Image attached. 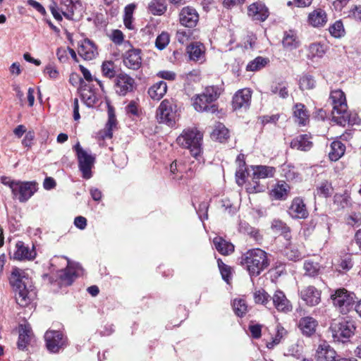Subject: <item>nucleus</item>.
Here are the masks:
<instances>
[{
	"label": "nucleus",
	"mask_w": 361,
	"mask_h": 361,
	"mask_svg": "<svg viewBox=\"0 0 361 361\" xmlns=\"http://www.w3.org/2000/svg\"><path fill=\"white\" fill-rule=\"evenodd\" d=\"M329 100L333 106L332 119L341 126L359 124L360 119L356 113L348 111V106L344 92L341 90L331 92Z\"/></svg>",
	"instance_id": "obj_1"
},
{
	"label": "nucleus",
	"mask_w": 361,
	"mask_h": 361,
	"mask_svg": "<svg viewBox=\"0 0 361 361\" xmlns=\"http://www.w3.org/2000/svg\"><path fill=\"white\" fill-rule=\"evenodd\" d=\"M240 264L251 277L259 276L269 265L267 253L259 249H251L240 258Z\"/></svg>",
	"instance_id": "obj_2"
},
{
	"label": "nucleus",
	"mask_w": 361,
	"mask_h": 361,
	"mask_svg": "<svg viewBox=\"0 0 361 361\" xmlns=\"http://www.w3.org/2000/svg\"><path fill=\"white\" fill-rule=\"evenodd\" d=\"M29 279L25 271L13 268L9 277V282L15 291L16 302L21 307L27 306L31 300V294L27 288Z\"/></svg>",
	"instance_id": "obj_3"
},
{
	"label": "nucleus",
	"mask_w": 361,
	"mask_h": 361,
	"mask_svg": "<svg viewBox=\"0 0 361 361\" xmlns=\"http://www.w3.org/2000/svg\"><path fill=\"white\" fill-rule=\"evenodd\" d=\"M0 181L11 189L13 198H17L20 202H27L37 190V184L35 181L16 180L5 176L0 178Z\"/></svg>",
	"instance_id": "obj_4"
},
{
	"label": "nucleus",
	"mask_w": 361,
	"mask_h": 361,
	"mask_svg": "<svg viewBox=\"0 0 361 361\" xmlns=\"http://www.w3.org/2000/svg\"><path fill=\"white\" fill-rule=\"evenodd\" d=\"M202 133L197 128L184 130L177 138V142L183 147L190 150L194 157H197L202 153Z\"/></svg>",
	"instance_id": "obj_5"
},
{
	"label": "nucleus",
	"mask_w": 361,
	"mask_h": 361,
	"mask_svg": "<svg viewBox=\"0 0 361 361\" xmlns=\"http://www.w3.org/2000/svg\"><path fill=\"white\" fill-rule=\"evenodd\" d=\"M355 322L351 319H343L341 321H333L329 331L335 342L345 343L355 334Z\"/></svg>",
	"instance_id": "obj_6"
},
{
	"label": "nucleus",
	"mask_w": 361,
	"mask_h": 361,
	"mask_svg": "<svg viewBox=\"0 0 361 361\" xmlns=\"http://www.w3.org/2000/svg\"><path fill=\"white\" fill-rule=\"evenodd\" d=\"M330 298L334 306L342 314H346L352 310L355 303V294L344 288L335 290Z\"/></svg>",
	"instance_id": "obj_7"
},
{
	"label": "nucleus",
	"mask_w": 361,
	"mask_h": 361,
	"mask_svg": "<svg viewBox=\"0 0 361 361\" xmlns=\"http://www.w3.org/2000/svg\"><path fill=\"white\" fill-rule=\"evenodd\" d=\"M177 116V105L173 99H164L159 104L156 117L159 123H165L169 126L175 124Z\"/></svg>",
	"instance_id": "obj_8"
},
{
	"label": "nucleus",
	"mask_w": 361,
	"mask_h": 361,
	"mask_svg": "<svg viewBox=\"0 0 361 361\" xmlns=\"http://www.w3.org/2000/svg\"><path fill=\"white\" fill-rule=\"evenodd\" d=\"M78 160V167L82 172V178L90 179L92 176V168L95 161V157L83 149L80 143L78 142L74 146Z\"/></svg>",
	"instance_id": "obj_9"
},
{
	"label": "nucleus",
	"mask_w": 361,
	"mask_h": 361,
	"mask_svg": "<svg viewBox=\"0 0 361 361\" xmlns=\"http://www.w3.org/2000/svg\"><path fill=\"white\" fill-rule=\"evenodd\" d=\"M44 339L47 350L52 353H59L67 345V338L59 331L48 330Z\"/></svg>",
	"instance_id": "obj_10"
},
{
	"label": "nucleus",
	"mask_w": 361,
	"mask_h": 361,
	"mask_svg": "<svg viewBox=\"0 0 361 361\" xmlns=\"http://www.w3.org/2000/svg\"><path fill=\"white\" fill-rule=\"evenodd\" d=\"M82 274V268L79 264L68 262L66 268L60 271L59 278L63 285L70 286Z\"/></svg>",
	"instance_id": "obj_11"
},
{
	"label": "nucleus",
	"mask_w": 361,
	"mask_h": 361,
	"mask_svg": "<svg viewBox=\"0 0 361 361\" xmlns=\"http://www.w3.org/2000/svg\"><path fill=\"white\" fill-rule=\"evenodd\" d=\"M247 16L253 21L264 22L268 18L269 11L264 3L257 1L247 7Z\"/></svg>",
	"instance_id": "obj_12"
},
{
	"label": "nucleus",
	"mask_w": 361,
	"mask_h": 361,
	"mask_svg": "<svg viewBox=\"0 0 361 361\" xmlns=\"http://www.w3.org/2000/svg\"><path fill=\"white\" fill-rule=\"evenodd\" d=\"M288 213L291 218L295 219H305L309 216L306 204L300 197H296L292 200Z\"/></svg>",
	"instance_id": "obj_13"
},
{
	"label": "nucleus",
	"mask_w": 361,
	"mask_h": 361,
	"mask_svg": "<svg viewBox=\"0 0 361 361\" xmlns=\"http://www.w3.org/2000/svg\"><path fill=\"white\" fill-rule=\"evenodd\" d=\"M180 23L186 27H195L199 21V14L195 8L191 6L183 7L179 13Z\"/></svg>",
	"instance_id": "obj_14"
},
{
	"label": "nucleus",
	"mask_w": 361,
	"mask_h": 361,
	"mask_svg": "<svg viewBox=\"0 0 361 361\" xmlns=\"http://www.w3.org/2000/svg\"><path fill=\"white\" fill-rule=\"evenodd\" d=\"M271 303L279 312H289L293 310V305L289 300L287 299L285 293L277 290L274 292L272 297H271Z\"/></svg>",
	"instance_id": "obj_15"
},
{
	"label": "nucleus",
	"mask_w": 361,
	"mask_h": 361,
	"mask_svg": "<svg viewBox=\"0 0 361 361\" xmlns=\"http://www.w3.org/2000/svg\"><path fill=\"white\" fill-rule=\"evenodd\" d=\"M300 298L309 306L318 305L321 301V292L313 286L303 288L300 291Z\"/></svg>",
	"instance_id": "obj_16"
},
{
	"label": "nucleus",
	"mask_w": 361,
	"mask_h": 361,
	"mask_svg": "<svg viewBox=\"0 0 361 361\" xmlns=\"http://www.w3.org/2000/svg\"><path fill=\"white\" fill-rule=\"evenodd\" d=\"M253 177L252 181L254 183V191L259 192L260 189H259L258 180L260 178H267L274 177L276 169L274 167L269 166H255L253 167Z\"/></svg>",
	"instance_id": "obj_17"
},
{
	"label": "nucleus",
	"mask_w": 361,
	"mask_h": 361,
	"mask_svg": "<svg viewBox=\"0 0 361 361\" xmlns=\"http://www.w3.org/2000/svg\"><path fill=\"white\" fill-rule=\"evenodd\" d=\"M134 79L127 74H119L116 77V91L119 95L124 96L132 92L134 87Z\"/></svg>",
	"instance_id": "obj_18"
},
{
	"label": "nucleus",
	"mask_w": 361,
	"mask_h": 361,
	"mask_svg": "<svg viewBox=\"0 0 361 361\" xmlns=\"http://www.w3.org/2000/svg\"><path fill=\"white\" fill-rule=\"evenodd\" d=\"M251 92L248 89L238 90L233 96L232 104L235 110L247 109L250 104Z\"/></svg>",
	"instance_id": "obj_19"
},
{
	"label": "nucleus",
	"mask_w": 361,
	"mask_h": 361,
	"mask_svg": "<svg viewBox=\"0 0 361 361\" xmlns=\"http://www.w3.org/2000/svg\"><path fill=\"white\" fill-rule=\"evenodd\" d=\"M141 51L137 49H133L126 52L123 63L124 65L133 70H137L142 64Z\"/></svg>",
	"instance_id": "obj_20"
},
{
	"label": "nucleus",
	"mask_w": 361,
	"mask_h": 361,
	"mask_svg": "<svg viewBox=\"0 0 361 361\" xmlns=\"http://www.w3.org/2000/svg\"><path fill=\"white\" fill-rule=\"evenodd\" d=\"M78 54L85 60L94 59L98 54L94 44L89 39H84L78 47Z\"/></svg>",
	"instance_id": "obj_21"
},
{
	"label": "nucleus",
	"mask_w": 361,
	"mask_h": 361,
	"mask_svg": "<svg viewBox=\"0 0 361 361\" xmlns=\"http://www.w3.org/2000/svg\"><path fill=\"white\" fill-rule=\"evenodd\" d=\"M16 251L13 254V259L19 261L28 259L32 260L35 257V251L30 250L23 241H18L16 244Z\"/></svg>",
	"instance_id": "obj_22"
},
{
	"label": "nucleus",
	"mask_w": 361,
	"mask_h": 361,
	"mask_svg": "<svg viewBox=\"0 0 361 361\" xmlns=\"http://www.w3.org/2000/svg\"><path fill=\"white\" fill-rule=\"evenodd\" d=\"M81 7L82 4L80 0L61 1V12L63 16L68 20H72L75 11L80 9Z\"/></svg>",
	"instance_id": "obj_23"
},
{
	"label": "nucleus",
	"mask_w": 361,
	"mask_h": 361,
	"mask_svg": "<svg viewBox=\"0 0 361 361\" xmlns=\"http://www.w3.org/2000/svg\"><path fill=\"white\" fill-rule=\"evenodd\" d=\"M207 98L202 97V94H197L192 99V106L195 109L200 112L214 113L217 111V106L210 102H206Z\"/></svg>",
	"instance_id": "obj_24"
},
{
	"label": "nucleus",
	"mask_w": 361,
	"mask_h": 361,
	"mask_svg": "<svg viewBox=\"0 0 361 361\" xmlns=\"http://www.w3.org/2000/svg\"><path fill=\"white\" fill-rule=\"evenodd\" d=\"M307 21L314 27H322L327 23V15L323 9L317 8L309 13Z\"/></svg>",
	"instance_id": "obj_25"
},
{
	"label": "nucleus",
	"mask_w": 361,
	"mask_h": 361,
	"mask_svg": "<svg viewBox=\"0 0 361 361\" xmlns=\"http://www.w3.org/2000/svg\"><path fill=\"white\" fill-rule=\"evenodd\" d=\"M317 325L318 322L315 319L305 317L300 319L298 327L303 335L310 337L315 333Z\"/></svg>",
	"instance_id": "obj_26"
},
{
	"label": "nucleus",
	"mask_w": 361,
	"mask_h": 361,
	"mask_svg": "<svg viewBox=\"0 0 361 361\" xmlns=\"http://www.w3.org/2000/svg\"><path fill=\"white\" fill-rule=\"evenodd\" d=\"M310 138V136L307 134L300 135L291 141L290 147L298 150L308 151L312 147Z\"/></svg>",
	"instance_id": "obj_27"
},
{
	"label": "nucleus",
	"mask_w": 361,
	"mask_h": 361,
	"mask_svg": "<svg viewBox=\"0 0 361 361\" xmlns=\"http://www.w3.org/2000/svg\"><path fill=\"white\" fill-rule=\"evenodd\" d=\"M32 338L30 328L26 325H20L19 329V336L17 343L18 348L20 350H27V347Z\"/></svg>",
	"instance_id": "obj_28"
},
{
	"label": "nucleus",
	"mask_w": 361,
	"mask_h": 361,
	"mask_svg": "<svg viewBox=\"0 0 361 361\" xmlns=\"http://www.w3.org/2000/svg\"><path fill=\"white\" fill-rule=\"evenodd\" d=\"M293 116L295 122L300 126H305L309 121L310 114L305 106L302 103H297L294 105Z\"/></svg>",
	"instance_id": "obj_29"
},
{
	"label": "nucleus",
	"mask_w": 361,
	"mask_h": 361,
	"mask_svg": "<svg viewBox=\"0 0 361 361\" xmlns=\"http://www.w3.org/2000/svg\"><path fill=\"white\" fill-rule=\"evenodd\" d=\"M82 100L88 107H92L98 102V97L96 93L87 85L80 89Z\"/></svg>",
	"instance_id": "obj_30"
},
{
	"label": "nucleus",
	"mask_w": 361,
	"mask_h": 361,
	"mask_svg": "<svg viewBox=\"0 0 361 361\" xmlns=\"http://www.w3.org/2000/svg\"><path fill=\"white\" fill-rule=\"evenodd\" d=\"M213 243L216 250L221 255H228L234 251L233 245L220 236L215 237Z\"/></svg>",
	"instance_id": "obj_31"
},
{
	"label": "nucleus",
	"mask_w": 361,
	"mask_h": 361,
	"mask_svg": "<svg viewBox=\"0 0 361 361\" xmlns=\"http://www.w3.org/2000/svg\"><path fill=\"white\" fill-rule=\"evenodd\" d=\"M167 85L164 81H159L149 87L148 94L154 100L161 99L166 93Z\"/></svg>",
	"instance_id": "obj_32"
},
{
	"label": "nucleus",
	"mask_w": 361,
	"mask_h": 361,
	"mask_svg": "<svg viewBox=\"0 0 361 361\" xmlns=\"http://www.w3.org/2000/svg\"><path fill=\"white\" fill-rule=\"evenodd\" d=\"M284 48L288 50H293L299 47V40L296 33L293 30H289L284 33L282 40Z\"/></svg>",
	"instance_id": "obj_33"
},
{
	"label": "nucleus",
	"mask_w": 361,
	"mask_h": 361,
	"mask_svg": "<svg viewBox=\"0 0 361 361\" xmlns=\"http://www.w3.org/2000/svg\"><path fill=\"white\" fill-rule=\"evenodd\" d=\"M290 190V187L286 182L278 183L271 191V195L276 200H286L288 197V194Z\"/></svg>",
	"instance_id": "obj_34"
},
{
	"label": "nucleus",
	"mask_w": 361,
	"mask_h": 361,
	"mask_svg": "<svg viewBox=\"0 0 361 361\" xmlns=\"http://www.w3.org/2000/svg\"><path fill=\"white\" fill-rule=\"evenodd\" d=\"M345 146L341 141H334L331 144V151L329 152L331 161L338 160L345 153Z\"/></svg>",
	"instance_id": "obj_35"
},
{
	"label": "nucleus",
	"mask_w": 361,
	"mask_h": 361,
	"mask_svg": "<svg viewBox=\"0 0 361 361\" xmlns=\"http://www.w3.org/2000/svg\"><path fill=\"white\" fill-rule=\"evenodd\" d=\"M270 91L271 94L278 95L285 99L289 96L288 84L286 82H276L271 85Z\"/></svg>",
	"instance_id": "obj_36"
},
{
	"label": "nucleus",
	"mask_w": 361,
	"mask_h": 361,
	"mask_svg": "<svg viewBox=\"0 0 361 361\" xmlns=\"http://www.w3.org/2000/svg\"><path fill=\"white\" fill-rule=\"evenodd\" d=\"M204 45L201 43H192L188 47V52L190 56V59L192 61L200 60L204 55Z\"/></svg>",
	"instance_id": "obj_37"
},
{
	"label": "nucleus",
	"mask_w": 361,
	"mask_h": 361,
	"mask_svg": "<svg viewBox=\"0 0 361 361\" xmlns=\"http://www.w3.org/2000/svg\"><path fill=\"white\" fill-rule=\"evenodd\" d=\"M212 138L223 142L229 137L228 130L222 123H218L211 134Z\"/></svg>",
	"instance_id": "obj_38"
},
{
	"label": "nucleus",
	"mask_w": 361,
	"mask_h": 361,
	"mask_svg": "<svg viewBox=\"0 0 361 361\" xmlns=\"http://www.w3.org/2000/svg\"><path fill=\"white\" fill-rule=\"evenodd\" d=\"M136 8L135 4H130L125 7L124 16H123V23L126 28L128 30H134L135 27L133 23V13Z\"/></svg>",
	"instance_id": "obj_39"
},
{
	"label": "nucleus",
	"mask_w": 361,
	"mask_h": 361,
	"mask_svg": "<svg viewBox=\"0 0 361 361\" xmlns=\"http://www.w3.org/2000/svg\"><path fill=\"white\" fill-rule=\"evenodd\" d=\"M221 90L218 86H208L205 87L202 93V97L206 99V102H210L212 104L216 101L220 96Z\"/></svg>",
	"instance_id": "obj_40"
},
{
	"label": "nucleus",
	"mask_w": 361,
	"mask_h": 361,
	"mask_svg": "<svg viewBox=\"0 0 361 361\" xmlns=\"http://www.w3.org/2000/svg\"><path fill=\"white\" fill-rule=\"evenodd\" d=\"M269 60L262 56H257L254 60L250 61L247 65L246 69L248 71H257L264 68Z\"/></svg>",
	"instance_id": "obj_41"
},
{
	"label": "nucleus",
	"mask_w": 361,
	"mask_h": 361,
	"mask_svg": "<svg viewBox=\"0 0 361 361\" xmlns=\"http://www.w3.org/2000/svg\"><path fill=\"white\" fill-rule=\"evenodd\" d=\"M254 298L256 303H260L267 307L271 305L270 295L263 289L256 290L254 293Z\"/></svg>",
	"instance_id": "obj_42"
},
{
	"label": "nucleus",
	"mask_w": 361,
	"mask_h": 361,
	"mask_svg": "<svg viewBox=\"0 0 361 361\" xmlns=\"http://www.w3.org/2000/svg\"><path fill=\"white\" fill-rule=\"evenodd\" d=\"M233 309L237 316L242 317L246 314L247 306L244 300L235 299L233 302Z\"/></svg>",
	"instance_id": "obj_43"
},
{
	"label": "nucleus",
	"mask_w": 361,
	"mask_h": 361,
	"mask_svg": "<svg viewBox=\"0 0 361 361\" xmlns=\"http://www.w3.org/2000/svg\"><path fill=\"white\" fill-rule=\"evenodd\" d=\"M304 269L305 275L309 276H315L319 274L320 266L317 262L311 260H306L304 262Z\"/></svg>",
	"instance_id": "obj_44"
},
{
	"label": "nucleus",
	"mask_w": 361,
	"mask_h": 361,
	"mask_svg": "<svg viewBox=\"0 0 361 361\" xmlns=\"http://www.w3.org/2000/svg\"><path fill=\"white\" fill-rule=\"evenodd\" d=\"M334 202L341 208H345L350 204V197L348 193L336 194L334 197Z\"/></svg>",
	"instance_id": "obj_45"
},
{
	"label": "nucleus",
	"mask_w": 361,
	"mask_h": 361,
	"mask_svg": "<svg viewBox=\"0 0 361 361\" xmlns=\"http://www.w3.org/2000/svg\"><path fill=\"white\" fill-rule=\"evenodd\" d=\"M170 42V36L168 32H162L159 35L155 41V46L159 50H163L166 47Z\"/></svg>",
	"instance_id": "obj_46"
},
{
	"label": "nucleus",
	"mask_w": 361,
	"mask_h": 361,
	"mask_svg": "<svg viewBox=\"0 0 361 361\" xmlns=\"http://www.w3.org/2000/svg\"><path fill=\"white\" fill-rule=\"evenodd\" d=\"M329 30L330 34L334 37H341L345 33L343 25L341 20L336 21L329 27Z\"/></svg>",
	"instance_id": "obj_47"
},
{
	"label": "nucleus",
	"mask_w": 361,
	"mask_h": 361,
	"mask_svg": "<svg viewBox=\"0 0 361 361\" xmlns=\"http://www.w3.org/2000/svg\"><path fill=\"white\" fill-rule=\"evenodd\" d=\"M285 255L286 257L292 261H298L303 257L302 254L295 247L290 246L285 249Z\"/></svg>",
	"instance_id": "obj_48"
},
{
	"label": "nucleus",
	"mask_w": 361,
	"mask_h": 361,
	"mask_svg": "<svg viewBox=\"0 0 361 361\" xmlns=\"http://www.w3.org/2000/svg\"><path fill=\"white\" fill-rule=\"evenodd\" d=\"M315 87V80L310 75H303L300 80V88L302 90H312Z\"/></svg>",
	"instance_id": "obj_49"
},
{
	"label": "nucleus",
	"mask_w": 361,
	"mask_h": 361,
	"mask_svg": "<svg viewBox=\"0 0 361 361\" xmlns=\"http://www.w3.org/2000/svg\"><path fill=\"white\" fill-rule=\"evenodd\" d=\"M102 70L104 76L112 78L116 75L114 64L112 61H105L102 63Z\"/></svg>",
	"instance_id": "obj_50"
},
{
	"label": "nucleus",
	"mask_w": 361,
	"mask_h": 361,
	"mask_svg": "<svg viewBox=\"0 0 361 361\" xmlns=\"http://www.w3.org/2000/svg\"><path fill=\"white\" fill-rule=\"evenodd\" d=\"M309 50L312 56L322 57L325 53L324 46L319 43L310 44Z\"/></svg>",
	"instance_id": "obj_51"
},
{
	"label": "nucleus",
	"mask_w": 361,
	"mask_h": 361,
	"mask_svg": "<svg viewBox=\"0 0 361 361\" xmlns=\"http://www.w3.org/2000/svg\"><path fill=\"white\" fill-rule=\"evenodd\" d=\"M285 330L283 327L277 326V332L272 341L268 342L267 344V347L269 349L273 348L276 345L279 344L281 342V339L283 338V333Z\"/></svg>",
	"instance_id": "obj_52"
},
{
	"label": "nucleus",
	"mask_w": 361,
	"mask_h": 361,
	"mask_svg": "<svg viewBox=\"0 0 361 361\" xmlns=\"http://www.w3.org/2000/svg\"><path fill=\"white\" fill-rule=\"evenodd\" d=\"M191 32L185 30H178L176 32V38L177 41L182 44H186L190 40Z\"/></svg>",
	"instance_id": "obj_53"
},
{
	"label": "nucleus",
	"mask_w": 361,
	"mask_h": 361,
	"mask_svg": "<svg viewBox=\"0 0 361 361\" xmlns=\"http://www.w3.org/2000/svg\"><path fill=\"white\" fill-rule=\"evenodd\" d=\"M332 188L327 182H324L317 189V194L319 196L327 197L331 195Z\"/></svg>",
	"instance_id": "obj_54"
},
{
	"label": "nucleus",
	"mask_w": 361,
	"mask_h": 361,
	"mask_svg": "<svg viewBox=\"0 0 361 361\" xmlns=\"http://www.w3.org/2000/svg\"><path fill=\"white\" fill-rule=\"evenodd\" d=\"M327 342L325 341H322L319 343L315 353V357L317 360H324L325 355H326V350Z\"/></svg>",
	"instance_id": "obj_55"
},
{
	"label": "nucleus",
	"mask_w": 361,
	"mask_h": 361,
	"mask_svg": "<svg viewBox=\"0 0 361 361\" xmlns=\"http://www.w3.org/2000/svg\"><path fill=\"white\" fill-rule=\"evenodd\" d=\"M218 264L223 279L228 283L231 279V268L228 266L224 264L222 262L220 263L219 261Z\"/></svg>",
	"instance_id": "obj_56"
},
{
	"label": "nucleus",
	"mask_w": 361,
	"mask_h": 361,
	"mask_svg": "<svg viewBox=\"0 0 361 361\" xmlns=\"http://www.w3.org/2000/svg\"><path fill=\"white\" fill-rule=\"evenodd\" d=\"M327 350H326V355H325L324 360L325 361H338L336 352L334 350L333 348L330 346V345L327 343L326 344Z\"/></svg>",
	"instance_id": "obj_57"
},
{
	"label": "nucleus",
	"mask_w": 361,
	"mask_h": 361,
	"mask_svg": "<svg viewBox=\"0 0 361 361\" xmlns=\"http://www.w3.org/2000/svg\"><path fill=\"white\" fill-rule=\"evenodd\" d=\"M69 82L73 86L80 85V88L85 86V82L80 75L75 73H73L70 75Z\"/></svg>",
	"instance_id": "obj_58"
},
{
	"label": "nucleus",
	"mask_w": 361,
	"mask_h": 361,
	"mask_svg": "<svg viewBox=\"0 0 361 361\" xmlns=\"http://www.w3.org/2000/svg\"><path fill=\"white\" fill-rule=\"evenodd\" d=\"M347 223L348 225L352 226H359L361 225V214L360 213H354L349 216L347 219Z\"/></svg>",
	"instance_id": "obj_59"
},
{
	"label": "nucleus",
	"mask_w": 361,
	"mask_h": 361,
	"mask_svg": "<svg viewBox=\"0 0 361 361\" xmlns=\"http://www.w3.org/2000/svg\"><path fill=\"white\" fill-rule=\"evenodd\" d=\"M116 126V116H109L108 119V122L106 123L107 133L106 136L109 137H112V130Z\"/></svg>",
	"instance_id": "obj_60"
},
{
	"label": "nucleus",
	"mask_w": 361,
	"mask_h": 361,
	"mask_svg": "<svg viewBox=\"0 0 361 361\" xmlns=\"http://www.w3.org/2000/svg\"><path fill=\"white\" fill-rule=\"evenodd\" d=\"M124 35L119 30H115L111 35V40L116 44H121L123 42Z\"/></svg>",
	"instance_id": "obj_61"
},
{
	"label": "nucleus",
	"mask_w": 361,
	"mask_h": 361,
	"mask_svg": "<svg viewBox=\"0 0 361 361\" xmlns=\"http://www.w3.org/2000/svg\"><path fill=\"white\" fill-rule=\"evenodd\" d=\"M274 226L276 230L281 231L284 233L286 237H287L288 233H290V228L281 221H276L274 224Z\"/></svg>",
	"instance_id": "obj_62"
},
{
	"label": "nucleus",
	"mask_w": 361,
	"mask_h": 361,
	"mask_svg": "<svg viewBox=\"0 0 361 361\" xmlns=\"http://www.w3.org/2000/svg\"><path fill=\"white\" fill-rule=\"evenodd\" d=\"M157 75L164 80H174L176 78V75L174 72L170 71H162L157 73Z\"/></svg>",
	"instance_id": "obj_63"
},
{
	"label": "nucleus",
	"mask_w": 361,
	"mask_h": 361,
	"mask_svg": "<svg viewBox=\"0 0 361 361\" xmlns=\"http://www.w3.org/2000/svg\"><path fill=\"white\" fill-rule=\"evenodd\" d=\"M349 16L361 21V6H355L349 11Z\"/></svg>",
	"instance_id": "obj_64"
}]
</instances>
